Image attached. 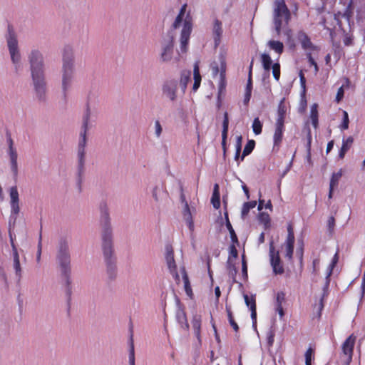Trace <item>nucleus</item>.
<instances>
[{
    "label": "nucleus",
    "instance_id": "e2e57ef3",
    "mask_svg": "<svg viewBox=\"0 0 365 365\" xmlns=\"http://www.w3.org/2000/svg\"><path fill=\"white\" fill-rule=\"evenodd\" d=\"M225 71H226V63L224 59H222L220 63V77H225Z\"/></svg>",
    "mask_w": 365,
    "mask_h": 365
},
{
    "label": "nucleus",
    "instance_id": "f8f14e48",
    "mask_svg": "<svg viewBox=\"0 0 365 365\" xmlns=\"http://www.w3.org/2000/svg\"><path fill=\"white\" fill-rule=\"evenodd\" d=\"M269 256H270V263L273 268V272L276 274H282L284 273V268L281 264V259L279 257V252H274V247L273 246V242L270 243L269 246Z\"/></svg>",
    "mask_w": 365,
    "mask_h": 365
},
{
    "label": "nucleus",
    "instance_id": "49530a36",
    "mask_svg": "<svg viewBox=\"0 0 365 365\" xmlns=\"http://www.w3.org/2000/svg\"><path fill=\"white\" fill-rule=\"evenodd\" d=\"M272 68V75L276 81H279L280 78V65L279 63H275L271 67Z\"/></svg>",
    "mask_w": 365,
    "mask_h": 365
},
{
    "label": "nucleus",
    "instance_id": "0eeeda50",
    "mask_svg": "<svg viewBox=\"0 0 365 365\" xmlns=\"http://www.w3.org/2000/svg\"><path fill=\"white\" fill-rule=\"evenodd\" d=\"M356 340V336L354 334H351L343 342L341 345L342 355L341 356V365H350V364L351 363Z\"/></svg>",
    "mask_w": 365,
    "mask_h": 365
},
{
    "label": "nucleus",
    "instance_id": "79ce46f5",
    "mask_svg": "<svg viewBox=\"0 0 365 365\" xmlns=\"http://www.w3.org/2000/svg\"><path fill=\"white\" fill-rule=\"evenodd\" d=\"M259 220L263 223L265 228H267L270 225V217L269 215L264 212H260L259 215Z\"/></svg>",
    "mask_w": 365,
    "mask_h": 365
},
{
    "label": "nucleus",
    "instance_id": "37998d69",
    "mask_svg": "<svg viewBox=\"0 0 365 365\" xmlns=\"http://www.w3.org/2000/svg\"><path fill=\"white\" fill-rule=\"evenodd\" d=\"M200 319L198 317H195L192 320V327L195 331V334L199 339L200 332Z\"/></svg>",
    "mask_w": 365,
    "mask_h": 365
},
{
    "label": "nucleus",
    "instance_id": "5701e85b",
    "mask_svg": "<svg viewBox=\"0 0 365 365\" xmlns=\"http://www.w3.org/2000/svg\"><path fill=\"white\" fill-rule=\"evenodd\" d=\"M211 203L216 210L220 207V194L218 184H215L212 195L211 197Z\"/></svg>",
    "mask_w": 365,
    "mask_h": 365
},
{
    "label": "nucleus",
    "instance_id": "aec40b11",
    "mask_svg": "<svg viewBox=\"0 0 365 365\" xmlns=\"http://www.w3.org/2000/svg\"><path fill=\"white\" fill-rule=\"evenodd\" d=\"M11 247L13 251L14 268L15 269L16 274L21 277V268L20 265L19 256L17 251V248L13 242H11Z\"/></svg>",
    "mask_w": 365,
    "mask_h": 365
},
{
    "label": "nucleus",
    "instance_id": "7c9ffc66",
    "mask_svg": "<svg viewBox=\"0 0 365 365\" xmlns=\"http://www.w3.org/2000/svg\"><path fill=\"white\" fill-rule=\"evenodd\" d=\"M267 45L271 49L279 54H281L284 51V45L281 41L270 40L268 41Z\"/></svg>",
    "mask_w": 365,
    "mask_h": 365
},
{
    "label": "nucleus",
    "instance_id": "f03ea898",
    "mask_svg": "<svg viewBox=\"0 0 365 365\" xmlns=\"http://www.w3.org/2000/svg\"><path fill=\"white\" fill-rule=\"evenodd\" d=\"M29 58L35 91L39 99H43L46 93V82L42 54L37 50H33Z\"/></svg>",
    "mask_w": 365,
    "mask_h": 365
},
{
    "label": "nucleus",
    "instance_id": "e433bc0d",
    "mask_svg": "<svg viewBox=\"0 0 365 365\" xmlns=\"http://www.w3.org/2000/svg\"><path fill=\"white\" fill-rule=\"evenodd\" d=\"M343 173L342 170L340 169L338 172L334 173L331 175V179H330V183L329 186L332 187H336L338 186L339 181L340 178H341Z\"/></svg>",
    "mask_w": 365,
    "mask_h": 365
},
{
    "label": "nucleus",
    "instance_id": "20e7f679",
    "mask_svg": "<svg viewBox=\"0 0 365 365\" xmlns=\"http://www.w3.org/2000/svg\"><path fill=\"white\" fill-rule=\"evenodd\" d=\"M291 20V12L284 0H276L274 3L273 24L277 36L283 28H286Z\"/></svg>",
    "mask_w": 365,
    "mask_h": 365
},
{
    "label": "nucleus",
    "instance_id": "c756f323",
    "mask_svg": "<svg viewBox=\"0 0 365 365\" xmlns=\"http://www.w3.org/2000/svg\"><path fill=\"white\" fill-rule=\"evenodd\" d=\"M183 217L186 222L187 223L189 228L190 230L193 229V220L191 215V212L190 210V207L188 203H186L185 205H184L183 209Z\"/></svg>",
    "mask_w": 365,
    "mask_h": 365
},
{
    "label": "nucleus",
    "instance_id": "603ef678",
    "mask_svg": "<svg viewBox=\"0 0 365 365\" xmlns=\"http://www.w3.org/2000/svg\"><path fill=\"white\" fill-rule=\"evenodd\" d=\"M226 88V79L225 77H220V81L218 85V93L219 95L225 91Z\"/></svg>",
    "mask_w": 365,
    "mask_h": 365
},
{
    "label": "nucleus",
    "instance_id": "4468645a",
    "mask_svg": "<svg viewBox=\"0 0 365 365\" xmlns=\"http://www.w3.org/2000/svg\"><path fill=\"white\" fill-rule=\"evenodd\" d=\"M173 39V35L170 33L168 35V42L163 48V52L161 53V58H163V61H169L172 58L174 46Z\"/></svg>",
    "mask_w": 365,
    "mask_h": 365
},
{
    "label": "nucleus",
    "instance_id": "a211bd4d",
    "mask_svg": "<svg viewBox=\"0 0 365 365\" xmlns=\"http://www.w3.org/2000/svg\"><path fill=\"white\" fill-rule=\"evenodd\" d=\"M297 38L299 41L300 42L302 47L307 50H314V46L311 41L310 38L308 36V35L304 33V31H301L298 33Z\"/></svg>",
    "mask_w": 365,
    "mask_h": 365
},
{
    "label": "nucleus",
    "instance_id": "7ed1b4c3",
    "mask_svg": "<svg viewBox=\"0 0 365 365\" xmlns=\"http://www.w3.org/2000/svg\"><path fill=\"white\" fill-rule=\"evenodd\" d=\"M74 78L73 56L70 46H66L63 53L62 89L64 96L71 87Z\"/></svg>",
    "mask_w": 365,
    "mask_h": 365
},
{
    "label": "nucleus",
    "instance_id": "1a4fd4ad",
    "mask_svg": "<svg viewBox=\"0 0 365 365\" xmlns=\"http://www.w3.org/2000/svg\"><path fill=\"white\" fill-rule=\"evenodd\" d=\"M7 43L13 63H18L20 60V53L18 50L16 37L11 25L8 26Z\"/></svg>",
    "mask_w": 365,
    "mask_h": 365
},
{
    "label": "nucleus",
    "instance_id": "f3484780",
    "mask_svg": "<svg viewBox=\"0 0 365 365\" xmlns=\"http://www.w3.org/2000/svg\"><path fill=\"white\" fill-rule=\"evenodd\" d=\"M222 32L223 31L222 27V22L216 19L214 21V25L212 29L213 38L215 46H217L220 44Z\"/></svg>",
    "mask_w": 365,
    "mask_h": 365
},
{
    "label": "nucleus",
    "instance_id": "2f4dec72",
    "mask_svg": "<svg viewBox=\"0 0 365 365\" xmlns=\"http://www.w3.org/2000/svg\"><path fill=\"white\" fill-rule=\"evenodd\" d=\"M257 205V202L255 200L245 202L243 204L242 211H241V217L242 219H245L246 216L248 215L250 210Z\"/></svg>",
    "mask_w": 365,
    "mask_h": 365
},
{
    "label": "nucleus",
    "instance_id": "09e8293b",
    "mask_svg": "<svg viewBox=\"0 0 365 365\" xmlns=\"http://www.w3.org/2000/svg\"><path fill=\"white\" fill-rule=\"evenodd\" d=\"M285 300V294L283 292H277L275 299V307L282 306V303Z\"/></svg>",
    "mask_w": 365,
    "mask_h": 365
},
{
    "label": "nucleus",
    "instance_id": "f704fd0d",
    "mask_svg": "<svg viewBox=\"0 0 365 365\" xmlns=\"http://www.w3.org/2000/svg\"><path fill=\"white\" fill-rule=\"evenodd\" d=\"M255 146V141L254 140H250L247 141L241 156V160H243L245 157L250 155L254 150Z\"/></svg>",
    "mask_w": 365,
    "mask_h": 365
},
{
    "label": "nucleus",
    "instance_id": "c85d7f7f",
    "mask_svg": "<svg viewBox=\"0 0 365 365\" xmlns=\"http://www.w3.org/2000/svg\"><path fill=\"white\" fill-rule=\"evenodd\" d=\"M252 90V79L250 75H248V79L245 88V97L243 103L245 105H247L250 101Z\"/></svg>",
    "mask_w": 365,
    "mask_h": 365
},
{
    "label": "nucleus",
    "instance_id": "052dcab7",
    "mask_svg": "<svg viewBox=\"0 0 365 365\" xmlns=\"http://www.w3.org/2000/svg\"><path fill=\"white\" fill-rule=\"evenodd\" d=\"M294 252V246L286 245V255L285 257H287L289 260L292 259Z\"/></svg>",
    "mask_w": 365,
    "mask_h": 365
},
{
    "label": "nucleus",
    "instance_id": "4c0bfd02",
    "mask_svg": "<svg viewBox=\"0 0 365 365\" xmlns=\"http://www.w3.org/2000/svg\"><path fill=\"white\" fill-rule=\"evenodd\" d=\"M226 227H227V230H229L232 242L233 244H236L237 245H239L240 242L238 240V237H237L230 222H227V223H226Z\"/></svg>",
    "mask_w": 365,
    "mask_h": 365
},
{
    "label": "nucleus",
    "instance_id": "3c124183",
    "mask_svg": "<svg viewBox=\"0 0 365 365\" xmlns=\"http://www.w3.org/2000/svg\"><path fill=\"white\" fill-rule=\"evenodd\" d=\"M349 115L346 111L343 112V121L340 125L341 130H346L349 128Z\"/></svg>",
    "mask_w": 365,
    "mask_h": 365
},
{
    "label": "nucleus",
    "instance_id": "5fc2aeb1",
    "mask_svg": "<svg viewBox=\"0 0 365 365\" xmlns=\"http://www.w3.org/2000/svg\"><path fill=\"white\" fill-rule=\"evenodd\" d=\"M235 245H237L232 243V245H231L229 247V254H230L229 257H230L231 259H232V257L235 259L238 256V251H237Z\"/></svg>",
    "mask_w": 365,
    "mask_h": 365
},
{
    "label": "nucleus",
    "instance_id": "bb28decb",
    "mask_svg": "<svg viewBox=\"0 0 365 365\" xmlns=\"http://www.w3.org/2000/svg\"><path fill=\"white\" fill-rule=\"evenodd\" d=\"M287 108L284 104V98L282 99L278 105L277 123H284Z\"/></svg>",
    "mask_w": 365,
    "mask_h": 365
},
{
    "label": "nucleus",
    "instance_id": "4be33fe9",
    "mask_svg": "<svg viewBox=\"0 0 365 365\" xmlns=\"http://www.w3.org/2000/svg\"><path fill=\"white\" fill-rule=\"evenodd\" d=\"M9 155L11 161V169L15 176L18 174V164H17V152L16 150H9Z\"/></svg>",
    "mask_w": 365,
    "mask_h": 365
},
{
    "label": "nucleus",
    "instance_id": "a878e982",
    "mask_svg": "<svg viewBox=\"0 0 365 365\" xmlns=\"http://www.w3.org/2000/svg\"><path fill=\"white\" fill-rule=\"evenodd\" d=\"M354 139L351 136H349L346 140H343L342 146L339 153V158L342 159L344 158L346 153L349 150L351 144L353 143Z\"/></svg>",
    "mask_w": 365,
    "mask_h": 365
},
{
    "label": "nucleus",
    "instance_id": "13d9d810",
    "mask_svg": "<svg viewBox=\"0 0 365 365\" xmlns=\"http://www.w3.org/2000/svg\"><path fill=\"white\" fill-rule=\"evenodd\" d=\"M242 274L243 280L246 281L248 278L247 261L242 262Z\"/></svg>",
    "mask_w": 365,
    "mask_h": 365
},
{
    "label": "nucleus",
    "instance_id": "cd10ccee",
    "mask_svg": "<svg viewBox=\"0 0 365 365\" xmlns=\"http://www.w3.org/2000/svg\"><path fill=\"white\" fill-rule=\"evenodd\" d=\"M261 61L262 63L263 68L267 72V76L269 77V71L271 67L272 66V60L270 56L267 53H262L261 55Z\"/></svg>",
    "mask_w": 365,
    "mask_h": 365
},
{
    "label": "nucleus",
    "instance_id": "a18cd8bd",
    "mask_svg": "<svg viewBox=\"0 0 365 365\" xmlns=\"http://www.w3.org/2000/svg\"><path fill=\"white\" fill-rule=\"evenodd\" d=\"M353 14H354V6H353V1H352V0H351L344 11V16L346 17L347 19H349L353 16Z\"/></svg>",
    "mask_w": 365,
    "mask_h": 365
},
{
    "label": "nucleus",
    "instance_id": "c03bdc74",
    "mask_svg": "<svg viewBox=\"0 0 365 365\" xmlns=\"http://www.w3.org/2000/svg\"><path fill=\"white\" fill-rule=\"evenodd\" d=\"M311 143H312V135L311 131L309 129L307 133V158L308 161L311 160Z\"/></svg>",
    "mask_w": 365,
    "mask_h": 365
},
{
    "label": "nucleus",
    "instance_id": "6ab92c4d",
    "mask_svg": "<svg viewBox=\"0 0 365 365\" xmlns=\"http://www.w3.org/2000/svg\"><path fill=\"white\" fill-rule=\"evenodd\" d=\"M284 130V123H275V130L273 136L274 147L279 146L282 140L283 132Z\"/></svg>",
    "mask_w": 365,
    "mask_h": 365
},
{
    "label": "nucleus",
    "instance_id": "473e14b6",
    "mask_svg": "<svg viewBox=\"0 0 365 365\" xmlns=\"http://www.w3.org/2000/svg\"><path fill=\"white\" fill-rule=\"evenodd\" d=\"M226 267L228 271L229 277H234V275H237V269L235 266V263L233 259L230 258V257H228L227 263H226Z\"/></svg>",
    "mask_w": 365,
    "mask_h": 365
},
{
    "label": "nucleus",
    "instance_id": "9b49d317",
    "mask_svg": "<svg viewBox=\"0 0 365 365\" xmlns=\"http://www.w3.org/2000/svg\"><path fill=\"white\" fill-rule=\"evenodd\" d=\"M337 262H338V254L336 253L332 259L331 263L330 264V265L329 267V271H328L327 277H326V284H325V286L324 288L323 295L320 298L319 304L317 305H315V308H317V311H318L319 317L321 316L322 310L324 308L323 301H324V297L327 295L326 289H327L329 285V282H330L329 277L332 273V269H333L334 267L335 266V264L337 263Z\"/></svg>",
    "mask_w": 365,
    "mask_h": 365
},
{
    "label": "nucleus",
    "instance_id": "9d476101",
    "mask_svg": "<svg viewBox=\"0 0 365 365\" xmlns=\"http://www.w3.org/2000/svg\"><path fill=\"white\" fill-rule=\"evenodd\" d=\"M165 259L170 274L173 276L178 283L180 282V277L177 272V265L174 258V250L171 245L166 244L165 247Z\"/></svg>",
    "mask_w": 365,
    "mask_h": 365
},
{
    "label": "nucleus",
    "instance_id": "bf43d9fd",
    "mask_svg": "<svg viewBox=\"0 0 365 365\" xmlns=\"http://www.w3.org/2000/svg\"><path fill=\"white\" fill-rule=\"evenodd\" d=\"M244 299L246 305L251 309L252 302H255L256 303L255 297L252 296L251 297H249L247 294H244Z\"/></svg>",
    "mask_w": 365,
    "mask_h": 365
},
{
    "label": "nucleus",
    "instance_id": "58836bf2",
    "mask_svg": "<svg viewBox=\"0 0 365 365\" xmlns=\"http://www.w3.org/2000/svg\"><path fill=\"white\" fill-rule=\"evenodd\" d=\"M226 311L227 313V317H228V320H229V323H230V326L233 328V329L236 332H237L239 331V327L233 318L232 312L230 308L226 307Z\"/></svg>",
    "mask_w": 365,
    "mask_h": 365
},
{
    "label": "nucleus",
    "instance_id": "393cba45",
    "mask_svg": "<svg viewBox=\"0 0 365 365\" xmlns=\"http://www.w3.org/2000/svg\"><path fill=\"white\" fill-rule=\"evenodd\" d=\"M190 76L191 72L190 71H182L181 73L180 87L182 93H185L186 91L187 85L190 80Z\"/></svg>",
    "mask_w": 365,
    "mask_h": 365
},
{
    "label": "nucleus",
    "instance_id": "b1692460",
    "mask_svg": "<svg viewBox=\"0 0 365 365\" xmlns=\"http://www.w3.org/2000/svg\"><path fill=\"white\" fill-rule=\"evenodd\" d=\"M180 272H181L182 276L185 291L186 294H187V296L191 297L192 296V291L190 280H189L187 272L185 270V268L184 267H181Z\"/></svg>",
    "mask_w": 365,
    "mask_h": 365
},
{
    "label": "nucleus",
    "instance_id": "2eb2a0df",
    "mask_svg": "<svg viewBox=\"0 0 365 365\" xmlns=\"http://www.w3.org/2000/svg\"><path fill=\"white\" fill-rule=\"evenodd\" d=\"M11 207L12 213L17 215L19 212V192L16 186L10 189Z\"/></svg>",
    "mask_w": 365,
    "mask_h": 365
},
{
    "label": "nucleus",
    "instance_id": "680f3d73",
    "mask_svg": "<svg viewBox=\"0 0 365 365\" xmlns=\"http://www.w3.org/2000/svg\"><path fill=\"white\" fill-rule=\"evenodd\" d=\"M242 136L241 135L236 137L235 150L241 152L242 150Z\"/></svg>",
    "mask_w": 365,
    "mask_h": 365
},
{
    "label": "nucleus",
    "instance_id": "f257e3e1",
    "mask_svg": "<svg viewBox=\"0 0 365 365\" xmlns=\"http://www.w3.org/2000/svg\"><path fill=\"white\" fill-rule=\"evenodd\" d=\"M100 209L101 212V223L103 229L102 233L103 251L107 266V273L109 278L113 279L116 276L115 258L113 256L112 232L106 204L102 203Z\"/></svg>",
    "mask_w": 365,
    "mask_h": 365
},
{
    "label": "nucleus",
    "instance_id": "39448f33",
    "mask_svg": "<svg viewBox=\"0 0 365 365\" xmlns=\"http://www.w3.org/2000/svg\"><path fill=\"white\" fill-rule=\"evenodd\" d=\"M59 262L62 274L64 276L66 281V294L68 296V302L71 299V281L69 278L70 275V255L68 253V247L65 241H62L60 243L59 250L57 256Z\"/></svg>",
    "mask_w": 365,
    "mask_h": 365
},
{
    "label": "nucleus",
    "instance_id": "69168bd1",
    "mask_svg": "<svg viewBox=\"0 0 365 365\" xmlns=\"http://www.w3.org/2000/svg\"><path fill=\"white\" fill-rule=\"evenodd\" d=\"M274 332L272 330H269L267 333V344L269 346H272L274 343Z\"/></svg>",
    "mask_w": 365,
    "mask_h": 365
},
{
    "label": "nucleus",
    "instance_id": "6e6552de",
    "mask_svg": "<svg viewBox=\"0 0 365 365\" xmlns=\"http://www.w3.org/2000/svg\"><path fill=\"white\" fill-rule=\"evenodd\" d=\"M192 28V18L190 16V12H188L185 19L180 35V51L182 53H185L187 51Z\"/></svg>",
    "mask_w": 365,
    "mask_h": 365
},
{
    "label": "nucleus",
    "instance_id": "a19ab883",
    "mask_svg": "<svg viewBox=\"0 0 365 365\" xmlns=\"http://www.w3.org/2000/svg\"><path fill=\"white\" fill-rule=\"evenodd\" d=\"M253 132L256 135H259L262 131V124L259 120V118H255L252 123Z\"/></svg>",
    "mask_w": 365,
    "mask_h": 365
},
{
    "label": "nucleus",
    "instance_id": "c9c22d12",
    "mask_svg": "<svg viewBox=\"0 0 365 365\" xmlns=\"http://www.w3.org/2000/svg\"><path fill=\"white\" fill-rule=\"evenodd\" d=\"M186 8H187L186 4H185L182 6V7L180 10V12H179L178 15L177 16V17L173 24V28L176 29L180 26V24L182 23L183 16L186 12Z\"/></svg>",
    "mask_w": 365,
    "mask_h": 365
},
{
    "label": "nucleus",
    "instance_id": "864d4df0",
    "mask_svg": "<svg viewBox=\"0 0 365 365\" xmlns=\"http://www.w3.org/2000/svg\"><path fill=\"white\" fill-rule=\"evenodd\" d=\"M41 250H42V235H41V230L40 235H39V240H38V250H37V255H36V260L38 262H39V261L41 259Z\"/></svg>",
    "mask_w": 365,
    "mask_h": 365
},
{
    "label": "nucleus",
    "instance_id": "ea45409f",
    "mask_svg": "<svg viewBox=\"0 0 365 365\" xmlns=\"http://www.w3.org/2000/svg\"><path fill=\"white\" fill-rule=\"evenodd\" d=\"M296 255L298 256L299 262L302 264L304 255V242L303 240H298V247L296 250Z\"/></svg>",
    "mask_w": 365,
    "mask_h": 365
},
{
    "label": "nucleus",
    "instance_id": "423d86ee",
    "mask_svg": "<svg viewBox=\"0 0 365 365\" xmlns=\"http://www.w3.org/2000/svg\"><path fill=\"white\" fill-rule=\"evenodd\" d=\"M90 118V109L87 106L86 113L83 117L82 130L80 134V140L78 143V172L81 177L83 171L85 147L86 143V132L88 129V123Z\"/></svg>",
    "mask_w": 365,
    "mask_h": 365
},
{
    "label": "nucleus",
    "instance_id": "338daca9",
    "mask_svg": "<svg viewBox=\"0 0 365 365\" xmlns=\"http://www.w3.org/2000/svg\"><path fill=\"white\" fill-rule=\"evenodd\" d=\"M178 318L180 323H181L182 324L185 322V325L186 328L188 327V324L187 323L185 313L182 312L180 314H178Z\"/></svg>",
    "mask_w": 365,
    "mask_h": 365
},
{
    "label": "nucleus",
    "instance_id": "774afa93",
    "mask_svg": "<svg viewBox=\"0 0 365 365\" xmlns=\"http://www.w3.org/2000/svg\"><path fill=\"white\" fill-rule=\"evenodd\" d=\"M344 96V89L342 87H340L337 91L336 101L339 102Z\"/></svg>",
    "mask_w": 365,
    "mask_h": 365
},
{
    "label": "nucleus",
    "instance_id": "4d7b16f0",
    "mask_svg": "<svg viewBox=\"0 0 365 365\" xmlns=\"http://www.w3.org/2000/svg\"><path fill=\"white\" fill-rule=\"evenodd\" d=\"M327 226L330 233H332L335 226V218L333 216L329 217L327 221Z\"/></svg>",
    "mask_w": 365,
    "mask_h": 365
},
{
    "label": "nucleus",
    "instance_id": "412c9836",
    "mask_svg": "<svg viewBox=\"0 0 365 365\" xmlns=\"http://www.w3.org/2000/svg\"><path fill=\"white\" fill-rule=\"evenodd\" d=\"M129 365H135V350H134V341H133V325L130 327V339H129Z\"/></svg>",
    "mask_w": 365,
    "mask_h": 365
},
{
    "label": "nucleus",
    "instance_id": "6e6d98bb",
    "mask_svg": "<svg viewBox=\"0 0 365 365\" xmlns=\"http://www.w3.org/2000/svg\"><path fill=\"white\" fill-rule=\"evenodd\" d=\"M318 105L317 103H314L311 107L310 110V118L311 120L318 118Z\"/></svg>",
    "mask_w": 365,
    "mask_h": 365
},
{
    "label": "nucleus",
    "instance_id": "de8ad7c7",
    "mask_svg": "<svg viewBox=\"0 0 365 365\" xmlns=\"http://www.w3.org/2000/svg\"><path fill=\"white\" fill-rule=\"evenodd\" d=\"M251 318L252 320V326L256 328L257 324V311H256V303L254 302L251 305Z\"/></svg>",
    "mask_w": 365,
    "mask_h": 365
},
{
    "label": "nucleus",
    "instance_id": "ddd939ff",
    "mask_svg": "<svg viewBox=\"0 0 365 365\" xmlns=\"http://www.w3.org/2000/svg\"><path fill=\"white\" fill-rule=\"evenodd\" d=\"M178 82L176 80H170L165 82L163 85V94L170 101H175L176 98Z\"/></svg>",
    "mask_w": 365,
    "mask_h": 365
},
{
    "label": "nucleus",
    "instance_id": "72a5a7b5",
    "mask_svg": "<svg viewBox=\"0 0 365 365\" xmlns=\"http://www.w3.org/2000/svg\"><path fill=\"white\" fill-rule=\"evenodd\" d=\"M295 241L294 233L292 225L289 223L287 225V237L286 240V245L294 246Z\"/></svg>",
    "mask_w": 365,
    "mask_h": 365
},
{
    "label": "nucleus",
    "instance_id": "dca6fc26",
    "mask_svg": "<svg viewBox=\"0 0 365 365\" xmlns=\"http://www.w3.org/2000/svg\"><path fill=\"white\" fill-rule=\"evenodd\" d=\"M228 127H229V118L228 113L225 112L224 113V119L222 122V148L223 150L224 155L226 153V143L228 133Z\"/></svg>",
    "mask_w": 365,
    "mask_h": 365
},
{
    "label": "nucleus",
    "instance_id": "0e129e2a",
    "mask_svg": "<svg viewBox=\"0 0 365 365\" xmlns=\"http://www.w3.org/2000/svg\"><path fill=\"white\" fill-rule=\"evenodd\" d=\"M307 58H308L309 63L314 66V71H315V73H317L319 71V67L317 66V62L312 58L311 53L307 54Z\"/></svg>",
    "mask_w": 365,
    "mask_h": 365
},
{
    "label": "nucleus",
    "instance_id": "8fccbe9b",
    "mask_svg": "<svg viewBox=\"0 0 365 365\" xmlns=\"http://www.w3.org/2000/svg\"><path fill=\"white\" fill-rule=\"evenodd\" d=\"M193 76H194V81L201 83V76L200 73V69H199V66H198L197 62H196L194 65Z\"/></svg>",
    "mask_w": 365,
    "mask_h": 365
}]
</instances>
